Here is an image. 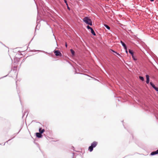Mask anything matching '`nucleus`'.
I'll return each instance as SVG.
<instances>
[{
    "instance_id": "16",
    "label": "nucleus",
    "mask_w": 158,
    "mask_h": 158,
    "mask_svg": "<svg viewBox=\"0 0 158 158\" xmlns=\"http://www.w3.org/2000/svg\"><path fill=\"white\" fill-rule=\"evenodd\" d=\"M87 28L88 29H90V30L91 29V28H92L91 27H89V26H87Z\"/></svg>"
},
{
    "instance_id": "17",
    "label": "nucleus",
    "mask_w": 158,
    "mask_h": 158,
    "mask_svg": "<svg viewBox=\"0 0 158 158\" xmlns=\"http://www.w3.org/2000/svg\"><path fill=\"white\" fill-rule=\"evenodd\" d=\"M125 50V51H126V52L127 53V48H126V49H124Z\"/></svg>"
},
{
    "instance_id": "4",
    "label": "nucleus",
    "mask_w": 158,
    "mask_h": 158,
    "mask_svg": "<svg viewBox=\"0 0 158 158\" xmlns=\"http://www.w3.org/2000/svg\"><path fill=\"white\" fill-rule=\"evenodd\" d=\"M129 52L131 55L132 56V58H133L134 60H135L136 59H135L134 56V53L132 51V50H131L130 49H129Z\"/></svg>"
},
{
    "instance_id": "13",
    "label": "nucleus",
    "mask_w": 158,
    "mask_h": 158,
    "mask_svg": "<svg viewBox=\"0 0 158 158\" xmlns=\"http://www.w3.org/2000/svg\"><path fill=\"white\" fill-rule=\"evenodd\" d=\"M71 52L73 56H74L75 54L74 51L72 49H70Z\"/></svg>"
},
{
    "instance_id": "19",
    "label": "nucleus",
    "mask_w": 158,
    "mask_h": 158,
    "mask_svg": "<svg viewBox=\"0 0 158 158\" xmlns=\"http://www.w3.org/2000/svg\"><path fill=\"white\" fill-rule=\"evenodd\" d=\"M67 8H68V9L69 10H70V8H69V7L68 6V5L67 6Z\"/></svg>"
},
{
    "instance_id": "2",
    "label": "nucleus",
    "mask_w": 158,
    "mask_h": 158,
    "mask_svg": "<svg viewBox=\"0 0 158 158\" xmlns=\"http://www.w3.org/2000/svg\"><path fill=\"white\" fill-rule=\"evenodd\" d=\"M54 53L55 54L56 56H62V54L60 53V52L59 51L57 50H55L54 51Z\"/></svg>"
},
{
    "instance_id": "10",
    "label": "nucleus",
    "mask_w": 158,
    "mask_h": 158,
    "mask_svg": "<svg viewBox=\"0 0 158 158\" xmlns=\"http://www.w3.org/2000/svg\"><path fill=\"white\" fill-rule=\"evenodd\" d=\"M45 130L44 129H42L41 128H40L39 129V131L40 132V133L41 134L43 133L44 131Z\"/></svg>"
},
{
    "instance_id": "7",
    "label": "nucleus",
    "mask_w": 158,
    "mask_h": 158,
    "mask_svg": "<svg viewBox=\"0 0 158 158\" xmlns=\"http://www.w3.org/2000/svg\"><path fill=\"white\" fill-rule=\"evenodd\" d=\"M158 154V149L156 151H154L152 152L151 153V155H154Z\"/></svg>"
},
{
    "instance_id": "18",
    "label": "nucleus",
    "mask_w": 158,
    "mask_h": 158,
    "mask_svg": "<svg viewBox=\"0 0 158 158\" xmlns=\"http://www.w3.org/2000/svg\"><path fill=\"white\" fill-rule=\"evenodd\" d=\"M64 2H65L66 3V5H67V6H68V4H67V1H66V0H64Z\"/></svg>"
},
{
    "instance_id": "8",
    "label": "nucleus",
    "mask_w": 158,
    "mask_h": 158,
    "mask_svg": "<svg viewBox=\"0 0 158 158\" xmlns=\"http://www.w3.org/2000/svg\"><path fill=\"white\" fill-rule=\"evenodd\" d=\"M36 136L38 138H41L42 137V135L41 134V133H36Z\"/></svg>"
},
{
    "instance_id": "14",
    "label": "nucleus",
    "mask_w": 158,
    "mask_h": 158,
    "mask_svg": "<svg viewBox=\"0 0 158 158\" xmlns=\"http://www.w3.org/2000/svg\"><path fill=\"white\" fill-rule=\"evenodd\" d=\"M104 26L105 27H106V28H107L108 30H110V28L108 26L105 24H104Z\"/></svg>"
},
{
    "instance_id": "22",
    "label": "nucleus",
    "mask_w": 158,
    "mask_h": 158,
    "mask_svg": "<svg viewBox=\"0 0 158 158\" xmlns=\"http://www.w3.org/2000/svg\"><path fill=\"white\" fill-rule=\"evenodd\" d=\"M117 54L118 55H119V54H118V53H117Z\"/></svg>"
},
{
    "instance_id": "12",
    "label": "nucleus",
    "mask_w": 158,
    "mask_h": 158,
    "mask_svg": "<svg viewBox=\"0 0 158 158\" xmlns=\"http://www.w3.org/2000/svg\"><path fill=\"white\" fill-rule=\"evenodd\" d=\"M93 148L91 146L89 148V150L90 152H92L93 150Z\"/></svg>"
},
{
    "instance_id": "5",
    "label": "nucleus",
    "mask_w": 158,
    "mask_h": 158,
    "mask_svg": "<svg viewBox=\"0 0 158 158\" xmlns=\"http://www.w3.org/2000/svg\"><path fill=\"white\" fill-rule=\"evenodd\" d=\"M97 144V143L96 142H93L91 145V146L94 148L95 147Z\"/></svg>"
},
{
    "instance_id": "6",
    "label": "nucleus",
    "mask_w": 158,
    "mask_h": 158,
    "mask_svg": "<svg viewBox=\"0 0 158 158\" xmlns=\"http://www.w3.org/2000/svg\"><path fill=\"white\" fill-rule=\"evenodd\" d=\"M146 78H147L146 83L147 84H148L149 83V76L148 75H146Z\"/></svg>"
},
{
    "instance_id": "3",
    "label": "nucleus",
    "mask_w": 158,
    "mask_h": 158,
    "mask_svg": "<svg viewBox=\"0 0 158 158\" xmlns=\"http://www.w3.org/2000/svg\"><path fill=\"white\" fill-rule=\"evenodd\" d=\"M150 85H152V86L153 87V88H154L156 91H158V88L155 87V85L154 84H153L152 82H151L150 83Z\"/></svg>"
},
{
    "instance_id": "11",
    "label": "nucleus",
    "mask_w": 158,
    "mask_h": 158,
    "mask_svg": "<svg viewBox=\"0 0 158 158\" xmlns=\"http://www.w3.org/2000/svg\"><path fill=\"white\" fill-rule=\"evenodd\" d=\"M90 30H91V32L92 33V34H93L94 35H95L96 34H95L94 30L92 29V28H91V29Z\"/></svg>"
},
{
    "instance_id": "9",
    "label": "nucleus",
    "mask_w": 158,
    "mask_h": 158,
    "mask_svg": "<svg viewBox=\"0 0 158 158\" xmlns=\"http://www.w3.org/2000/svg\"><path fill=\"white\" fill-rule=\"evenodd\" d=\"M121 43L123 45V46L124 47V49H126V48H127V46L126 44L122 41H121Z\"/></svg>"
},
{
    "instance_id": "20",
    "label": "nucleus",
    "mask_w": 158,
    "mask_h": 158,
    "mask_svg": "<svg viewBox=\"0 0 158 158\" xmlns=\"http://www.w3.org/2000/svg\"><path fill=\"white\" fill-rule=\"evenodd\" d=\"M65 46H66V47H67V44L66 43V44H65Z\"/></svg>"
},
{
    "instance_id": "1",
    "label": "nucleus",
    "mask_w": 158,
    "mask_h": 158,
    "mask_svg": "<svg viewBox=\"0 0 158 158\" xmlns=\"http://www.w3.org/2000/svg\"><path fill=\"white\" fill-rule=\"evenodd\" d=\"M83 21L86 24L92 26V22L91 20L89 17H86L83 19Z\"/></svg>"
},
{
    "instance_id": "15",
    "label": "nucleus",
    "mask_w": 158,
    "mask_h": 158,
    "mask_svg": "<svg viewBox=\"0 0 158 158\" xmlns=\"http://www.w3.org/2000/svg\"><path fill=\"white\" fill-rule=\"evenodd\" d=\"M139 78L142 81H143L144 80V78L142 77L139 76Z\"/></svg>"
},
{
    "instance_id": "21",
    "label": "nucleus",
    "mask_w": 158,
    "mask_h": 158,
    "mask_svg": "<svg viewBox=\"0 0 158 158\" xmlns=\"http://www.w3.org/2000/svg\"><path fill=\"white\" fill-rule=\"evenodd\" d=\"M151 1L153 2L154 1V0H150Z\"/></svg>"
}]
</instances>
